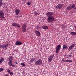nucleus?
I'll use <instances>...</instances> for the list:
<instances>
[{
  "instance_id": "obj_33",
  "label": "nucleus",
  "mask_w": 76,
  "mask_h": 76,
  "mask_svg": "<svg viewBox=\"0 0 76 76\" xmlns=\"http://www.w3.org/2000/svg\"><path fill=\"white\" fill-rule=\"evenodd\" d=\"M27 5H30L31 4V2H27Z\"/></svg>"
},
{
  "instance_id": "obj_3",
  "label": "nucleus",
  "mask_w": 76,
  "mask_h": 76,
  "mask_svg": "<svg viewBox=\"0 0 76 76\" xmlns=\"http://www.w3.org/2000/svg\"><path fill=\"white\" fill-rule=\"evenodd\" d=\"M60 48H61V46L60 45H58L57 46V47L56 48V53H59V50H60Z\"/></svg>"
},
{
  "instance_id": "obj_16",
  "label": "nucleus",
  "mask_w": 76,
  "mask_h": 76,
  "mask_svg": "<svg viewBox=\"0 0 76 76\" xmlns=\"http://www.w3.org/2000/svg\"><path fill=\"white\" fill-rule=\"evenodd\" d=\"M35 58H32L30 60V62H29V63H30V64H31L32 63H33V61H35Z\"/></svg>"
},
{
  "instance_id": "obj_28",
  "label": "nucleus",
  "mask_w": 76,
  "mask_h": 76,
  "mask_svg": "<svg viewBox=\"0 0 76 76\" xmlns=\"http://www.w3.org/2000/svg\"><path fill=\"white\" fill-rule=\"evenodd\" d=\"M8 63L9 64V65H10V64H12V61H10V62H8Z\"/></svg>"
},
{
  "instance_id": "obj_37",
  "label": "nucleus",
  "mask_w": 76,
  "mask_h": 76,
  "mask_svg": "<svg viewBox=\"0 0 76 76\" xmlns=\"http://www.w3.org/2000/svg\"><path fill=\"white\" fill-rule=\"evenodd\" d=\"M4 76H8V75L7 74H6Z\"/></svg>"
},
{
  "instance_id": "obj_18",
  "label": "nucleus",
  "mask_w": 76,
  "mask_h": 76,
  "mask_svg": "<svg viewBox=\"0 0 76 76\" xmlns=\"http://www.w3.org/2000/svg\"><path fill=\"white\" fill-rule=\"evenodd\" d=\"M67 10H71L72 9V6L70 5L68 6L66 8Z\"/></svg>"
},
{
  "instance_id": "obj_11",
  "label": "nucleus",
  "mask_w": 76,
  "mask_h": 76,
  "mask_svg": "<svg viewBox=\"0 0 76 76\" xmlns=\"http://www.w3.org/2000/svg\"><path fill=\"white\" fill-rule=\"evenodd\" d=\"M53 15V13L50 12H48L46 14V15L48 16L49 17H50L52 15Z\"/></svg>"
},
{
  "instance_id": "obj_23",
  "label": "nucleus",
  "mask_w": 76,
  "mask_h": 76,
  "mask_svg": "<svg viewBox=\"0 0 76 76\" xmlns=\"http://www.w3.org/2000/svg\"><path fill=\"white\" fill-rule=\"evenodd\" d=\"M71 35H75V34H76V32H71Z\"/></svg>"
},
{
  "instance_id": "obj_29",
  "label": "nucleus",
  "mask_w": 76,
  "mask_h": 76,
  "mask_svg": "<svg viewBox=\"0 0 76 76\" xmlns=\"http://www.w3.org/2000/svg\"><path fill=\"white\" fill-rule=\"evenodd\" d=\"M62 61H63V62H65V63L67 62V60H65L62 59Z\"/></svg>"
},
{
  "instance_id": "obj_22",
  "label": "nucleus",
  "mask_w": 76,
  "mask_h": 76,
  "mask_svg": "<svg viewBox=\"0 0 76 76\" xmlns=\"http://www.w3.org/2000/svg\"><path fill=\"white\" fill-rule=\"evenodd\" d=\"M21 66H22V67H25V65L23 63H21Z\"/></svg>"
},
{
  "instance_id": "obj_8",
  "label": "nucleus",
  "mask_w": 76,
  "mask_h": 76,
  "mask_svg": "<svg viewBox=\"0 0 76 76\" xmlns=\"http://www.w3.org/2000/svg\"><path fill=\"white\" fill-rule=\"evenodd\" d=\"M22 28L23 32H25L26 31V27L25 25H23Z\"/></svg>"
},
{
  "instance_id": "obj_4",
  "label": "nucleus",
  "mask_w": 76,
  "mask_h": 76,
  "mask_svg": "<svg viewBox=\"0 0 76 76\" xmlns=\"http://www.w3.org/2000/svg\"><path fill=\"white\" fill-rule=\"evenodd\" d=\"M54 19V17H49L48 18V21L49 23H50V22H51L53 21Z\"/></svg>"
},
{
  "instance_id": "obj_35",
  "label": "nucleus",
  "mask_w": 76,
  "mask_h": 76,
  "mask_svg": "<svg viewBox=\"0 0 76 76\" xmlns=\"http://www.w3.org/2000/svg\"><path fill=\"white\" fill-rule=\"evenodd\" d=\"M22 1H23L25 2L26 1V0H22Z\"/></svg>"
},
{
  "instance_id": "obj_34",
  "label": "nucleus",
  "mask_w": 76,
  "mask_h": 76,
  "mask_svg": "<svg viewBox=\"0 0 76 76\" xmlns=\"http://www.w3.org/2000/svg\"><path fill=\"white\" fill-rule=\"evenodd\" d=\"M35 15H38V13L37 12H35Z\"/></svg>"
},
{
  "instance_id": "obj_39",
  "label": "nucleus",
  "mask_w": 76,
  "mask_h": 76,
  "mask_svg": "<svg viewBox=\"0 0 76 76\" xmlns=\"http://www.w3.org/2000/svg\"><path fill=\"white\" fill-rule=\"evenodd\" d=\"M27 29L28 30H29V28H27Z\"/></svg>"
},
{
  "instance_id": "obj_12",
  "label": "nucleus",
  "mask_w": 76,
  "mask_h": 76,
  "mask_svg": "<svg viewBox=\"0 0 76 76\" xmlns=\"http://www.w3.org/2000/svg\"><path fill=\"white\" fill-rule=\"evenodd\" d=\"M35 32L36 34L37 35L38 37H40V36H41V33H40V32H39V31L37 30H35Z\"/></svg>"
},
{
  "instance_id": "obj_21",
  "label": "nucleus",
  "mask_w": 76,
  "mask_h": 76,
  "mask_svg": "<svg viewBox=\"0 0 76 76\" xmlns=\"http://www.w3.org/2000/svg\"><path fill=\"white\" fill-rule=\"evenodd\" d=\"M72 7L73 8V9H74V10H75V9H76V7H75V4L72 5Z\"/></svg>"
},
{
  "instance_id": "obj_26",
  "label": "nucleus",
  "mask_w": 76,
  "mask_h": 76,
  "mask_svg": "<svg viewBox=\"0 0 76 76\" xmlns=\"http://www.w3.org/2000/svg\"><path fill=\"white\" fill-rule=\"evenodd\" d=\"M72 61H72V60H67L66 61V62H72Z\"/></svg>"
},
{
  "instance_id": "obj_41",
  "label": "nucleus",
  "mask_w": 76,
  "mask_h": 76,
  "mask_svg": "<svg viewBox=\"0 0 76 76\" xmlns=\"http://www.w3.org/2000/svg\"><path fill=\"white\" fill-rule=\"evenodd\" d=\"M71 54H72V52L71 53H70Z\"/></svg>"
},
{
  "instance_id": "obj_9",
  "label": "nucleus",
  "mask_w": 76,
  "mask_h": 76,
  "mask_svg": "<svg viewBox=\"0 0 76 76\" xmlns=\"http://www.w3.org/2000/svg\"><path fill=\"white\" fill-rule=\"evenodd\" d=\"M75 45H76V44H73L72 45H71V46H70L68 48V50L69 51H70V50H72V48H73V47H75Z\"/></svg>"
},
{
  "instance_id": "obj_14",
  "label": "nucleus",
  "mask_w": 76,
  "mask_h": 76,
  "mask_svg": "<svg viewBox=\"0 0 76 76\" xmlns=\"http://www.w3.org/2000/svg\"><path fill=\"white\" fill-rule=\"evenodd\" d=\"M67 46L65 44L63 45V50H65V49H67Z\"/></svg>"
},
{
  "instance_id": "obj_24",
  "label": "nucleus",
  "mask_w": 76,
  "mask_h": 76,
  "mask_svg": "<svg viewBox=\"0 0 76 76\" xmlns=\"http://www.w3.org/2000/svg\"><path fill=\"white\" fill-rule=\"evenodd\" d=\"M2 0H0V6L2 5Z\"/></svg>"
},
{
  "instance_id": "obj_42",
  "label": "nucleus",
  "mask_w": 76,
  "mask_h": 76,
  "mask_svg": "<svg viewBox=\"0 0 76 76\" xmlns=\"http://www.w3.org/2000/svg\"><path fill=\"white\" fill-rule=\"evenodd\" d=\"M15 51H16V50H14Z\"/></svg>"
},
{
  "instance_id": "obj_30",
  "label": "nucleus",
  "mask_w": 76,
  "mask_h": 76,
  "mask_svg": "<svg viewBox=\"0 0 76 76\" xmlns=\"http://www.w3.org/2000/svg\"><path fill=\"white\" fill-rule=\"evenodd\" d=\"M10 65L11 66H12V67H16V66L15 65H13L12 64H10Z\"/></svg>"
},
{
  "instance_id": "obj_40",
  "label": "nucleus",
  "mask_w": 76,
  "mask_h": 76,
  "mask_svg": "<svg viewBox=\"0 0 76 76\" xmlns=\"http://www.w3.org/2000/svg\"><path fill=\"white\" fill-rule=\"evenodd\" d=\"M15 63L16 64H18V63H17V62H15Z\"/></svg>"
},
{
  "instance_id": "obj_31",
  "label": "nucleus",
  "mask_w": 76,
  "mask_h": 76,
  "mask_svg": "<svg viewBox=\"0 0 76 76\" xmlns=\"http://www.w3.org/2000/svg\"><path fill=\"white\" fill-rule=\"evenodd\" d=\"M10 75L11 76H12L13 75V73L12 72H10Z\"/></svg>"
},
{
  "instance_id": "obj_6",
  "label": "nucleus",
  "mask_w": 76,
  "mask_h": 76,
  "mask_svg": "<svg viewBox=\"0 0 76 76\" xmlns=\"http://www.w3.org/2000/svg\"><path fill=\"white\" fill-rule=\"evenodd\" d=\"M4 17V12L3 11L0 10V18L1 19H3Z\"/></svg>"
},
{
  "instance_id": "obj_20",
  "label": "nucleus",
  "mask_w": 76,
  "mask_h": 76,
  "mask_svg": "<svg viewBox=\"0 0 76 76\" xmlns=\"http://www.w3.org/2000/svg\"><path fill=\"white\" fill-rule=\"evenodd\" d=\"M4 61V58H1L0 60V64H1L2 63H3V62Z\"/></svg>"
},
{
  "instance_id": "obj_19",
  "label": "nucleus",
  "mask_w": 76,
  "mask_h": 76,
  "mask_svg": "<svg viewBox=\"0 0 76 76\" xmlns=\"http://www.w3.org/2000/svg\"><path fill=\"white\" fill-rule=\"evenodd\" d=\"M8 59H9V61H12V60H13V57H12V56H10L8 58Z\"/></svg>"
},
{
  "instance_id": "obj_17",
  "label": "nucleus",
  "mask_w": 76,
  "mask_h": 76,
  "mask_svg": "<svg viewBox=\"0 0 76 76\" xmlns=\"http://www.w3.org/2000/svg\"><path fill=\"white\" fill-rule=\"evenodd\" d=\"M19 10L16 9L15 10V13L17 15H18L19 13Z\"/></svg>"
},
{
  "instance_id": "obj_7",
  "label": "nucleus",
  "mask_w": 76,
  "mask_h": 76,
  "mask_svg": "<svg viewBox=\"0 0 76 76\" xmlns=\"http://www.w3.org/2000/svg\"><path fill=\"white\" fill-rule=\"evenodd\" d=\"M62 7H63V4H60L57 5L56 7V9L57 10V9H61V8H62Z\"/></svg>"
},
{
  "instance_id": "obj_13",
  "label": "nucleus",
  "mask_w": 76,
  "mask_h": 76,
  "mask_svg": "<svg viewBox=\"0 0 76 76\" xmlns=\"http://www.w3.org/2000/svg\"><path fill=\"white\" fill-rule=\"evenodd\" d=\"M22 44V42L18 41H17L15 43V44L17 45H21Z\"/></svg>"
},
{
  "instance_id": "obj_15",
  "label": "nucleus",
  "mask_w": 76,
  "mask_h": 76,
  "mask_svg": "<svg viewBox=\"0 0 76 76\" xmlns=\"http://www.w3.org/2000/svg\"><path fill=\"white\" fill-rule=\"evenodd\" d=\"M43 28L44 29H48V27L47 26H42Z\"/></svg>"
},
{
  "instance_id": "obj_36",
  "label": "nucleus",
  "mask_w": 76,
  "mask_h": 76,
  "mask_svg": "<svg viewBox=\"0 0 76 76\" xmlns=\"http://www.w3.org/2000/svg\"><path fill=\"white\" fill-rule=\"evenodd\" d=\"M19 17H20V16L18 15V16H17V17H16V18H19Z\"/></svg>"
},
{
  "instance_id": "obj_32",
  "label": "nucleus",
  "mask_w": 76,
  "mask_h": 76,
  "mask_svg": "<svg viewBox=\"0 0 76 76\" xmlns=\"http://www.w3.org/2000/svg\"><path fill=\"white\" fill-rule=\"evenodd\" d=\"M4 69L0 68V72H2V71H3Z\"/></svg>"
},
{
  "instance_id": "obj_5",
  "label": "nucleus",
  "mask_w": 76,
  "mask_h": 76,
  "mask_svg": "<svg viewBox=\"0 0 76 76\" xmlns=\"http://www.w3.org/2000/svg\"><path fill=\"white\" fill-rule=\"evenodd\" d=\"M54 54L50 55L48 59V61H49V62H51V61H52V59L53 58H54Z\"/></svg>"
},
{
  "instance_id": "obj_38",
  "label": "nucleus",
  "mask_w": 76,
  "mask_h": 76,
  "mask_svg": "<svg viewBox=\"0 0 76 76\" xmlns=\"http://www.w3.org/2000/svg\"><path fill=\"white\" fill-rule=\"evenodd\" d=\"M69 57H71V56H72V55H69Z\"/></svg>"
},
{
  "instance_id": "obj_25",
  "label": "nucleus",
  "mask_w": 76,
  "mask_h": 76,
  "mask_svg": "<svg viewBox=\"0 0 76 76\" xmlns=\"http://www.w3.org/2000/svg\"><path fill=\"white\" fill-rule=\"evenodd\" d=\"M7 72L9 73H10L11 72H10V69H7Z\"/></svg>"
},
{
  "instance_id": "obj_10",
  "label": "nucleus",
  "mask_w": 76,
  "mask_h": 76,
  "mask_svg": "<svg viewBox=\"0 0 76 76\" xmlns=\"http://www.w3.org/2000/svg\"><path fill=\"white\" fill-rule=\"evenodd\" d=\"M12 25L13 26H15V27L17 26V27H18V28H20V25H19V24L16 23H12Z\"/></svg>"
},
{
  "instance_id": "obj_27",
  "label": "nucleus",
  "mask_w": 76,
  "mask_h": 76,
  "mask_svg": "<svg viewBox=\"0 0 76 76\" xmlns=\"http://www.w3.org/2000/svg\"><path fill=\"white\" fill-rule=\"evenodd\" d=\"M36 28L37 29H38L39 28V25H37L36 26Z\"/></svg>"
},
{
  "instance_id": "obj_2",
  "label": "nucleus",
  "mask_w": 76,
  "mask_h": 76,
  "mask_svg": "<svg viewBox=\"0 0 76 76\" xmlns=\"http://www.w3.org/2000/svg\"><path fill=\"white\" fill-rule=\"evenodd\" d=\"M42 64V60L40 59L38 60L35 62V64L36 65H41Z\"/></svg>"
},
{
  "instance_id": "obj_1",
  "label": "nucleus",
  "mask_w": 76,
  "mask_h": 76,
  "mask_svg": "<svg viewBox=\"0 0 76 76\" xmlns=\"http://www.w3.org/2000/svg\"><path fill=\"white\" fill-rule=\"evenodd\" d=\"M8 45H9V44L1 45H0V48H2V49H4V48H5L6 50H7V47Z\"/></svg>"
}]
</instances>
